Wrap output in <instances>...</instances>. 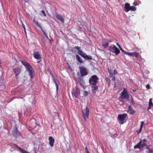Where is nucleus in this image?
<instances>
[{
  "mask_svg": "<svg viewBox=\"0 0 153 153\" xmlns=\"http://www.w3.org/2000/svg\"><path fill=\"white\" fill-rule=\"evenodd\" d=\"M111 42V41L108 39H105L102 44V47L104 48H107L108 47L109 43Z\"/></svg>",
  "mask_w": 153,
  "mask_h": 153,
  "instance_id": "9d476101",
  "label": "nucleus"
},
{
  "mask_svg": "<svg viewBox=\"0 0 153 153\" xmlns=\"http://www.w3.org/2000/svg\"><path fill=\"white\" fill-rule=\"evenodd\" d=\"M56 18L59 21L63 23L65 22V20L63 18V16L60 14H57L56 16Z\"/></svg>",
  "mask_w": 153,
  "mask_h": 153,
  "instance_id": "dca6fc26",
  "label": "nucleus"
},
{
  "mask_svg": "<svg viewBox=\"0 0 153 153\" xmlns=\"http://www.w3.org/2000/svg\"><path fill=\"white\" fill-rule=\"evenodd\" d=\"M150 151H151V152H150V153H153V149H152L151 150H150Z\"/></svg>",
  "mask_w": 153,
  "mask_h": 153,
  "instance_id": "de8ad7c7",
  "label": "nucleus"
},
{
  "mask_svg": "<svg viewBox=\"0 0 153 153\" xmlns=\"http://www.w3.org/2000/svg\"><path fill=\"white\" fill-rule=\"evenodd\" d=\"M130 4L128 3H126L124 6V9L126 12H128L129 11Z\"/></svg>",
  "mask_w": 153,
  "mask_h": 153,
  "instance_id": "a211bd4d",
  "label": "nucleus"
},
{
  "mask_svg": "<svg viewBox=\"0 0 153 153\" xmlns=\"http://www.w3.org/2000/svg\"><path fill=\"white\" fill-rule=\"evenodd\" d=\"M120 49L122 52L124 53L125 54H126V52L124 50H123L122 48H121Z\"/></svg>",
  "mask_w": 153,
  "mask_h": 153,
  "instance_id": "ea45409f",
  "label": "nucleus"
},
{
  "mask_svg": "<svg viewBox=\"0 0 153 153\" xmlns=\"http://www.w3.org/2000/svg\"><path fill=\"white\" fill-rule=\"evenodd\" d=\"M108 85L109 86H110V84L109 83H108Z\"/></svg>",
  "mask_w": 153,
  "mask_h": 153,
  "instance_id": "8fccbe9b",
  "label": "nucleus"
},
{
  "mask_svg": "<svg viewBox=\"0 0 153 153\" xmlns=\"http://www.w3.org/2000/svg\"><path fill=\"white\" fill-rule=\"evenodd\" d=\"M78 82L82 86H83L85 84V82L84 80L82 79L79 78L78 79Z\"/></svg>",
  "mask_w": 153,
  "mask_h": 153,
  "instance_id": "b1692460",
  "label": "nucleus"
},
{
  "mask_svg": "<svg viewBox=\"0 0 153 153\" xmlns=\"http://www.w3.org/2000/svg\"><path fill=\"white\" fill-rule=\"evenodd\" d=\"M33 22L35 23V24L37 26L39 27L42 30L43 33L45 34V36L46 37L48 38V36L47 35V34L45 32V31L43 30L41 26L39 24L38 22L37 21H36L35 19H34L33 20Z\"/></svg>",
  "mask_w": 153,
  "mask_h": 153,
  "instance_id": "9b49d317",
  "label": "nucleus"
},
{
  "mask_svg": "<svg viewBox=\"0 0 153 153\" xmlns=\"http://www.w3.org/2000/svg\"><path fill=\"white\" fill-rule=\"evenodd\" d=\"M12 134L13 136L16 138L21 136L20 132L19 131L16 127L14 128Z\"/></svg>",
  "mask_w": 153,
  "mask_h": 153,
  "instance_id": "0eeeda50",
  "label": "nucleus"
},
{
  "mask_svg": "<svg viewBox=\"0 0 153 153\" xmlns=\"http://www.w3.org/2000/svg\"><path fill=\"white\" fill-rule=\"evenodd\" d=\"M138 55V53L136 52H131L130 56H133L137 57Z\"/></svg>",
  "mask_w": 153,
  "mask_h": 153,
  "instance_id": "cd10ccee",
  "label": "nucleus"
},
{
  "mask_svg": "<svg viewBox=\"0 0 153 153\" xmlns=\"http://www.w3.org/2000/svg\"><path fill=\"white\" fill-rule=\"evenodd\" d=\"M35 125H36V123L35 122H34L33 123V124L32 125H30V126H31V128H32L33 127H35Z\"/></svg>",
  "mask_w": 153,
  "mask_h": 153,
  "instance_id": "e433bc0d",
  "label": "nucleus"
},
{
  "mask_svg": "<svg viewBox=\"0 0 153 153\" xmlns=\"http://www.w3.org/2000/svg\"><path fill=\"white\" fill-rule=\"evenodd\" d=\"M127 116L126 114L123 113L119 114L118 116L117 119L119 123L120 124H123L125 122V120Z\"/></svg>",
  "mask_w": 153,
  "mask_h": 153,
  "instance_id": "f257e3e1",
  "label": "nucleus"
},
{
  "mask_svg": "<svg viewBox=\"0 0 153 153\" xmlns=\"http://www.w3.org/2000/svg\"><path fill=\"white\" fill-rule=\"evenodd\" d=\"M33 56L36 59L40 60L42 57L38 51H34Z\"/></svg>",
  "mask_w": 153,
  "mask_h": 153,
  "instance_id": "f8f14e48",
  "label": "nucleus"
},
{
  "mask_svg": "<svg viewBox=\"0 0 153 153\" xmlns=\"http://www.w3.org/2000/svg\"><path fill=\"white\" fill-rule=\"evenodd\" d=\"M136 10V8L134 6H130L129 10L135 11Z\"/></svg>",
  "mask_w": 153,
  "mask_h": 153,
  "instance_id": "c756f323",
  "label": "nucleus"
},
{
  "mask_svg": "<svg viewBox=\"0 0 153 153\" xmlns=\"http://www.w3.org/2000/svg\"><path fill=\"white\" fill-rule=\"evenodd\" d=\"M79 69L80 74L82 76H85L88 75V73L87 68L85 67H79Z\"/></svg>",
  "mask_w": 153,
  "mask_h": 153,
  "instance_id": "39448f33",
  "label": "nucleus"
},
{
  "mask_svg": "<svg viewBox=\"0 0 153 153\" xmlns=\"http://www.w3.org/2000/svg\"><path fill=\"white\" fill-rule=\"evenodd\" d=\"M98 79V78L96 75L92 76L90 77L89 80L90 85H96Z\"/></svg>",
  "mask_w": 153,
  "mask_h": 153,
  "instance_id": "f03ea898",
  "label": "nucleus"
},
{
  "mask_svg": "<svg viewBox=\"0 0 153 153\" xmlns=\"http://www.w3.org/2000/svg\"><path fill=\"white\" fill-rule=\"evenodd\" d=\"M117 45H119L118 43H116Z\"/></svg>",
  "mask_w": 153,
  "mask_h": 153,
  "instance_id": "603ef678",
  "label": "nucleus"
},
{
  "mask_svg": "<svg viewBox=\"0 0 153 153\" xmlns=\"http://www.w3.org/2000/svg\"><path fill=\"white\" fill-rule=\"evenodd\" d=\"M146 146V148L148 150V152L149 153H150V152H151V150L152 149H151L149 148V146L146 145V146Z\"/></svg>",
  "mask_w": 153,
  "mask_h": 153,
  "instance_id": "473e14b6",
  "label": "nucleus"
},
{
  "mask_svg": "<svg viewBox=\"0 0 153 153\" xmlns=\"http://www.w3.org/2000/svg\"><path fill=\"white\" fill-rule=\"evenodd\" d=\"M112 80L113 81H114L115 80V77L114 76H112Z\"/></svg>",
  "mask_w": 153,
  "mask_h": 153,
  "instance_id": "37998d69",
  "label": "nucleus"
},
{
  "mask_svg": "<svg viewBox=\"0 0 153 153\" xmlns=\"http://www.w3.org/2000/svg\"><path fill=\"white\" fill-rule=\"evenodd\" d=\"M144 124V121H141V122L140 126V128L138 131H137V133L138 134L140 133L141 131L142 130V128L143 127V125Z\"/></svg>",
  "mask_w": 153,
  "mask_h": 153,
  "instance_id": "5701e85b",
  "label": "nucleus"
},
{
  "mask_svg": "<svg viewBox=\"0 0 153 153\" xmlns=\"http://www.w3.org/2000/svg\"><path fill=\"white\" fill-rule=\"evenodd\" d=\"M18 148L22 153H30L20 147H18Z\"/></svg>",
  "mask_w": 153,
  "mask_h": 153,
  "instance_id": "c85d7f7f",
  "label": "nucleus"
},
{
  "mask_svg": "<svg viewBox=\"0 0 153 153\" xmlns=\"http://www.w3.org/2000/svg\"><path fill=\"white\" fill-rule=\"evenodd\" d=\"M21 62L22 64L25 66L26 69L27 68V67H29L31 65L30 64L26 61H21Z\"/></svg>",
  "mask_w": 153,
  "mask_h": 153,
  "instance_id": "aec40b11",
  "label": "nucleus"
},
{
  "mask_svg": "<svg viewBox=\"0 0 153 153\" xmlns=\"http://www.w3.org/2000/svg\"><path fill=\"white\" fill-rule=\"evenodd\" d=\"M131 52H126V54H127V55H128L129 56H130L131 55Z\"/></svg>",
  "mask_w": 153,
  "mask_h": 153,
  "instance_id": "79ce46f5",
  "label": "nucleus"
},
{
  "mask_svg": "<svg viewBox=\"0 0 153 153\" xmlns=\"http://www.w3.org/2000/svg\"><path fill=\"white\" fill-rule=\"evenodd\" d=\"M117 74V72L115 69L114 70V75H115Z\"/></svg>",
  "mask_w": 153,
  "mask_h": 153,
  "instance_id": "58836bf2",
  "label": "nucleus"
},
{
  "mask_svg": "<svg viewBox=\"0 0 153 153\" xmlns=\"http://www.w3.org/2000/svg\"><path fill=\"white\" fill-rule=\"evenodd\" d=\"M78 53L82 57H83V56L85 55V53L84 52H83V51L81 50L80 51H79V52H78Z\"/></svg>",
  "mask_w": 153,
  "mask_h": 153,
  "instance_id": "7c9ffc66",
  "label": "nucleus"
},
{
  "mask_svg": "<svg viewBox=\"0 0 153 153\" xmlns=\"http://www.w3.org/2000/svg\"><path fill=\"white\" fill-rule=\"evenodd\" d=\"M114 48L115 49L113 53H115L116 55H118L120 53V51L118 48L114 46Z\"/></svg>",
  "mask_w": 153,
  "mask_h": 153,
  "instance_id": "412c9836",
  "label": "nucleus"
},
{
  "mask_svg": "<svg viewBox=\"0 0 153 153\" xmlns=\"http://www.w3.org/2000/svg\"><path fill=\"white\" fill-rule=\"evenodd\" d=\"M40 62V61H39L38 62L39 63V62Z\"/></svg>",
  "mask_w": 153,
  "mask_h": 153,
  "instance_id": "864d4df0",
  "label": "nucleus"
},
{
  "mask_svg": "<svg viewBox=\"0 0 153 153\" xmlns=\"http://www.w3.org/2000/svg\"><path fill=\"white\" fill-rule=\"evenodd\" d=\"M13 70L15 74L16 77L17 79L21 72V69L19 67H16L13 69Z\"/></svg>",
  "mask_w": 153,
  "mask_h": 153,
  "instance_id": "1a4fd4ad",
  "label": "nucleus"
},
{
  "mask_svg": "<svg viewBox=\"0 0 153 153\" xmlns=\"http://www.w3.org/2000/svg\"><path fill=\"white\" fill-rule=\"evenodd\" d=\"M120 98L122 99L127 100L129 98V95L126 90L124 88L123 91L121 92Z\"/></svg>",
  "mask_w": 153,
  "mask_h": 153,
  "instance_id": "7ed1b4c3",
  "label": "nucleus"
},
{
  "mask_svg": "<svg viewBox=\"0 0 153 153\" xmlns=\"http://www.w3.org/2000/svg\"><path fill=\"white\" fill-rule=\"evenodd\" d=\"M151 105H149V106L147 109L148 110H149V109H151Z\"/></svg>",
  "mask_w": 153,
  "mask_h": 153,
  "instance_id": "49530a36",
  "label": "nucleus"
},
{
  "mask_svg": "<svg viewBox=\"0 0 153 153\" xmlns=\"http://www.w3.org/2000/svg\"><path fill=\"white\" fill-rule=\"evenodd\" d=\"M76 59L80 64H82L84 62L82 59L77 54L76 55Z\"/></svg>",
  "mask_w": 153,
  "mask_h": 153,
  "instance_id": "6ab92c4d",
  "label": "nucleus"
},
{
  "mask_svg": "<svg viewBox=\"0 0 153 153\" xmlns=\"http://www.w3.org/2000/svg\"><path fill=\"white\" fill-rule=\"evenodd\" d=\"M128 112L131 114H133L135 113V111L133 110L131 105L129 106Z\"/></svg>",
  "mask_w": 153,
  "mask_h": 153,
  "instance_id": "ddd939ff",
  "label": "nucleus"
},
{
  "mask_svg": "<svg viewBox=\"0 0 153 153\" xmlns=\"http://www.w3.org/2000/svg\"><path fill=\"white\" fill-rule=\"evenodd\" d=\"M108 71L110 76L112 77L113 75V73L111 69L110 68L108 69Z\"/></svg>",
  "mask_w": 153,
  "mask_h": 153,
  "instance_id": "bb28decb",
  "label": "nucleus"
},
{
  "mask_svg": "<svg viewBox=\"0 0 153 153\" xmlns=\"http://www.w3.org/2000/svg\"><path fill=\"white\" fill-rule=\"evenodd\" d=\"M84 59H87L88 60H91L92 59V57L91 56H88L86 55V54H85L83 57Z\"/></svg>",
  "mask_w": 153,
  "mask_h": 153,
  "instance_id": "4be33fe9",
  "label": "nucleus"
},
{
  "mask_svg": "<svg viewBox=\"0 0 153 153\" xmlns=\"http://www.w3.org/2000/svg\"><path fill=\"white\" fill-rule=\"evenodd\" d=\"M41 12H42V13H43V14L44 16H45V17L46 16V14H45V12L44 11V10H42L41 11Z\"/></svg>",
  "mask_w": 153,
  "mask_h": 153,
  "instance_id": "c9c22d12",
  "label": "nucleus"
},
{
  "mask_svg": "<svg viewBox=\"0 0 153 153\" xmlns=\"http://www.w3.org/2000/svg\"><path fill=\"white\" fill-rule=\"evenodd\" d=\"M80 90L79 89L77 88H74L73 89L72 92V94L73 96L77 98L78 96L80 94Z\"/></svg>",
  "mask_w": 153,
  "mask_h": 153,
  "instance_id": "6e6552de",
  "label": "nucleus"
},
{
  "mask_svg": "<svg viewBox=\"0 0 153 153\" xmlns=\"http://www.w3.org/2000/svg\"><path fill=\"white\" fill-rule=\"evenodd\" d=\"M147 142L146 139H143L142 140V143H141L142 149L143 146H146V142Z\"/></svg>",
  "mask_w": 153,
  "mask_h": 153,
  "instance_id": "a878e982",
  "label": "nucleus"
},
{
  "mask_svg": "<svg viewBox=\"0 0 153 153\" xmlns=\"http://www.w3.org/2000/svg\"><path fill=\"white\" fill-rule=\"evenodd\" d=\"M74 48L77 49L78 52L81 50L80 49V48L78 46H75L74 47Z\"/></svg>",
  "mask_w": 153,
  "mask_h": 153,
  "instance_id": "f704fd0d",
  "label": "nucleus"
},
{
  "mask_svg": "<svg viewBox=\"0 0 153 153\" xmlns=\"http://www.w3.org/2000/svg\"><path fill=\"white\" fill-rule=\"evenodd\" d=\"M85 151L86 153H90L87 147H86L85 148Z\"/></svg>",
  "mask_w": 153,
  "mask_h": 153,
  "instance_id": "4c0bfd02",
  "label": "nucleus"
},
{
  "mask_svg": "<svg viewBox=\"0 0 153 153\" xmlns=\"http://www.w3.org/2000/svg\"><path fill=\"white\" fill-rule=\"evenodd\" d=\"M1 63V60L0 59V64Z\"/></svg>",
  "mask_w": 153,
  "mask_h": 153,
  "instance_id": "3c124183",
  "label": "nucleus"
},
{
  "mask_svg": "<svg viewBox=\"0 0 153 153\" xmlns=\"http://www.w3.org/2000/svg\"><path fill=\"white\" fill-rule=\"evenodd\" d=\"M152 99L150 98L149 100V105H151L153 106V104L152 101Z\"/></svg>",
  "mask_w": 153,
  "mask_h": 153,
  "instance_id": "72a5a7b5",
  "label": "nucleus"
},
{
  "mask_svg": "<svg viewBox=\"0 0 153 153\" xmlns=\"http://www.w3.org/2000/svg\"><path fill=\"white\" fill-rule=\"evenodd\" d=\"M90 86H91L92 92L94 94H95L96 92V91L98 89V87L96 85H91Z\"/></svg>",
  "mask_w": 153,
  "mask_h": 153,
  "instance_id": "f3484780",
  "label": "nucleus"
},
{
  "mask_svg": "<svg viewBox=\"0 0 153 153\" xmlns=\"http://www.w3.org/2000/svg\"><path fill=\"white\" fill-rule=\"evenodd\" d=\"M118 46L120 49L122 48L120 45H119Z\"/></svg>",
  "mask_w": 153,
  "mask_h": 153,
  "instance_id": "09e8293b",
  "label": "nucleus"
},
{
  "mask_svg": "<svg viewBox=\"0 0 153 153\" xmlns=\"http://www.w3.org/2000/svg\"><path fill=\"white\" fill-rule=\"evenodd\" d=\"M22 26L23 28L24 29L25 31V26L24 24L23 23H22Z\"/></svg>",
  "mask_w": 153,
  "mask_h": 153,
  "instance_id": "a18cd8bd",
  "label": "nucleus"
},
{
  "mask_svg": "<svg viewBox=\"0 0 153 153\" xmlns=\"http://www.w3.org/2000/svg\"><path fill=\"white\" fill-rule=\"evenodd\" d=\"M114 46L116 47V46L114 45H111L109 46L108 49L109 51L112 53H113V52L114 51V49H115Z\"/></svg>",
  "mask_w": 153,
  "mask_h": 153,
  "instance_id": "393cba45",
  "label": "nucleus"
},
{
  "mask_svg": "<svg viewBox=\"0 0 153 153\" xmlns=\"http://www.w3.org/2000/svg\"><path fill=\"white\" fill-rule=\"evenodd\" d=\"M53 81L54 83H55V85H56V91H58V90H59V86H58V85L57 83L56 82V80H55V79H53Z\"/></svg>",
  "mask_w": 153,
  "mask_h": 153,
  "instance_id": "2f4dec72",
  "label": "nucleus"
},
{
  "mask_svg": "<svg viewBox=\"0 0 153 153\" xmlns=\"http://www.w3.org/2000/svg\"><path fill=\"white\" fill-rule=\"evenodd\" d=\"M49 143L51 147L53 146L54 142V140L53 137L50 136L49 137Z\"/></svg>",
  "mask_w": 153,
  "mask_h": 153,
  "instance_id": "4468645a",
  "label": "nucleus"
},
{
  "mask_svg": "<svg viewBox=\"0 0 153 153\" xmlns=\"http://www.w3.org/2000/svg\"><path fill=\"white\" fill-rule=\"evenodd\" d=\"M83 116L82 117L84 119L85 121L87 120V119L88 117V115L89 114V109L87 108V107H86L82 111Z\"/></svg>",
  "mask_w": 153,
  "mask_h": 153,
  "instance_id": "423d86ee",
  "label": "nucleus"
},
{
  "mask_svg": "<svg viewBox=\"0 0 153 153\" xmlns=\"http://www.w3.org/2000/svg\"><path fill=\"white\" fill-rule=\"evenodd\" d=\"M28 71L29 76L31 78H33L35 76V73L33 69L30 65L26 69Z\"/></svg>",
  "mask_w": 153,
  "mask_h": 153,
  "instance_id": "20e7f679",
  "label": "nucleus"
},
{
  "mask_svg": "<svg viewBox=\"0 0 153 153\" xmlns=\"http://www.w3.org/2000/svg\"><path fill=\"white\" fill-rule=\"evenodd\" d=\"M150 86L149 84H147L146 86V88L147 89H149L150 88Z\"/></svg>",
  "mask_w": 153,
  "mask_h": 153,
  "instance_id": "a19ab883",
  "label": "nucleus"
},
{
  "mask_svg": "<svg viewBox=\"0 0 153 153\" xmlns=\"http://www.w3.org/2000/svg\"><path fill=\"white\" fill-rule=\"evenodd\" d=\"M88 94V93L87 92L85 91V92L84 93V95L85 96H86Z\"/></svg>",
  "mask_w": 153,
  "mask_h": 153,
  "instance_id": "c03bdc74",
  "label": "nucleus"
},
{
  "mask_svg": "<svg viewBox=\"0 0 153 153\" xmlns=\"http://www.w3.org/2000/svg\"><path fill=\"white\" fill-rule=\"evenodd\" d=\"M142 143V140L140 139L139 142L136 145L134 146V148L135 149L138 148L140 149L142 148L141 143Z\"/></svg>",
  "mask_w": 153,
  "mask_h": 153,
  "instance_id": "2eb2a0df",
  "label": "nucleus"
}]
</instances>
